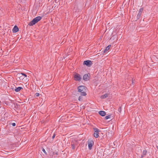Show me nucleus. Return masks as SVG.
Masks as SVG:
<instances>
[{"label":"nucleus","mask_w":158,"mask_h":158,"mask_svg":"<svg viewBox=\"0 0 158 158\" xmlns=\"http://www.w3.org/2000/svg\"><path fill=\"white\" fill-rule=\"evenodd\" d=\"M78 92L81 93V95L82 96H85L86 95L85 92V87L83 86H80L78 87Z\"/></svg>","instance_id":"1"},{"label":"nucleus","mask_w":158,"mask_h":158,"mask_svg":"<svg viewBox=\"0 0 158 158\" xmlns=\"http://www.w3.org/2000/svg\"><path fill=\"white\" fill-rule=\"evenodd\" d=\"M78 143V140L76 139H73L71 141V146L72 149L74 150L76 148V147Z\"/></svg>","instance_id":"2"},{"label":"nucleus","mask_w":158,"mask_h":158,"mask_svg":"<svg viewBox=\"0 0 158 158\" xmlns=\"http://www.w3.org/2000/svg\"><path fill=\"white\" fill-rule=\"evenodd\" d=\"M94 132V136L96 138H98L99 137V133L100 131L97 128H93Z\"/></svg>","instance_id":"3"},{"label":"nucleus","mask_w":158,"mask_h":158,"mask_svg":"<svg viewBox=\"0 0 158 158\" xmlns=\"http://www.w3.org/2000/svg\"><path fill=\"white\" fill-rule=\"evenodd\" d=\"M74 78L76 81H80L81 79L80 75L77 73L74 75Z\"/></svg>","instance_id":"4"},{"label":"nucleus","mask_w":158,"mask_h":158,"mask_svg":"<svg viewBox=\"0 0 158 158\" xmlns=\"http://www.w3.org/2000/svg\"><path fill=\"white\" fill-rule=\"evenodd\" d=\"M83 64L89 67L92 64V62L89 60H85L84 61Z\"/></svg>","instance_id":"5"},{"label":"nucleus","mask_w":158,"mask_h":158,"mask_svg":"<svg viewBox=\"0 0 158 158\" xmlns=\"http://www.w3.org/2000/svg\"><path fill=\"white\" fill-rule=\"evenodd\" d=\"M143 11V8H141L139 9V12L138 13V14L137 15V19H139V18H140V17L142 13V12Z\"/></svg>","instance_id":"6"},{"label":"nucleus","mask_w":158,"mask_h":158,"mask_svg":"<svg viewBox=\"0 0 158 158\" xmlns=\"http://www.w3.org/2000/svg\"><path fill=\"white\" fill-rule=\"evenodd\" d=\"M37 22H36V21H35V20L33 19L31 22H29V23L28 24V25L29 26H31L35 24Z\"/></svg>","instance_id":"7"},{"label":"nucleus","mask_w":158,"mask_h":158,"mask_svg":"<svg viewBox=\"0 0 158 158\" xmlns=\"http://www.w3.org/2000/svg\"><path fill=\"white\" fill-rule=\"evenodd\" d=\"M19 30V29L18 27L16 26H15L12 29V31L14 33H16Z\"/></svg>","instance_id":"8"},{"label":"nucleus","mask_w":158,"mask_h":158,"mask_svg":"<svg viewBox=\"0 0 158 158\" xmlns=\"http://www.w3.org/2000/svg\"><path fill=\"white\" fill-rule=\"evenodd\" d=\"M83 79L85 81H88L89 80V75L88 74H85L83 77Z\"/></svg>","instance_id":"9"},{"label":"nucleus","mask_w":158,"mask_h":158,"mask_svg":"<svg viewBox=\"0 0 158 158\" xmlns=\"http://www.w3.org/2000/svg\"><path fill=\"white\" fill-rule=\"evenodd\" d=\"M41 19L42 17L41 16H39L35 18L34 19L35 21H36L37 23Z\"/></svg>","instance_id":"10"},{"label":"nucleus","mask_w":158,"mask_h":158,"mask_svg":"<svg viewBox=\"0 0 158 158\" xmlns=\"http://www.w3.org/2000/svg\"><path fill=\"white\" fill-rule=\"evenodd\" d=\"M99 114L102 116H104L105 115L106 113L104 111H100L99 112Z\"/></svg>","instance_id":"11"},{"label":"nucleus","mask_w":158,"mask_h":158,"mask_svg":"<svg viewBox=\"0 0 158 158\" xmlns=\"http://www.w3.org/2000/svg\"><path fill=\"white\" fill-rule=\"evenodd\" d=\"M17 77L19 78V80H22L23 79V76L21 73L18 74L17 75Z\"/></svg>","instance_id":"12"},{"label":"nucleus","mask_w":158,"mask_h":158,"mask_svg":"<svg viewBox=\"0 0 158 158\" xmlns=\"http://www.w3.org/2000/svg\"><path fill=\"white\" fill-rule=\"evenodd\" d=\"M111 46V45H109L106 48V49H105L104 51H103V52L104 53H105V52H106V51H108L109 49L110 48Z\"/></svg>","instance_id":"13"},{"label":"nucleus","mask_w":158,"mask_h":158,"mask_svg":"<svg viewBox=\"0 0 158 158\" xmlns=\"http://www.w3.org/2000/svg\"><path fill=\"white\" fill-rule=\"evenodd\" d=\"M88 145L89 149L91 150L92 149V147L93 146L92 143L91 142H89V143H88Z\"/></svg>","instance_id":"14"},{"label":"nucleus","mask_w":158,"mask_h":158,"mask_svg":"<svg viewBox=\"0 0 158 158\" xmlns=\"http://www.w3.org/2000/svg\"><path fill=\"white\" fill-rule=\"evenodd\" d=\"M108 96V94H105L103 95H102L101 96V99H104Z\"/></svg>","instance_id":"15"},{"label":"nucleus","mask_w":158,"mask_h":158,"mask_svg":"<svg viewBox=\"0 0 158 158\" xmlns=\"http://www.w3.org/2000/svg\"><path fill=\"white\" fill-rule=\"evenodd\" d=\"M22 89V88L20 87H18L15 89V90L16 92H18L20 91L21 89Z\"/></svg>","instance_id":"16"},{"label":"nucleus","mask_w":158,"mask_h":158,"mask_svg":"<svg viewBox=\"0 0 158 158\" xmlns=\"http://www.w3.org/2000/svg\"><path fill=\"white\" fill-rule=\"evenodd\" d=\"M147 152L146 150H144L142 153V157H143L144 156H145L146 153H147Z\"/></svg>","instance_id":"17"},{"label":"nucleus","mask_w":158,"mask_h":158,"mask_svg":"<svg viewBox=\"0 0 158 158\" xmlns=\"http://www.w3.org/2000/svg\"><path fill=\"white\" fill-rule=\"evenodd\" d=\"M111 115H108L107 116H106L105 117V119L106 120H107L108 119L110 118H111Z\"/></svg>","instance_id":"18"},{"label":"nucleus","mask_w":158,"mask_h":158,"mask_svg":"<svg viewBox=\"0 0 158 158\" xmlns=\"http://www.w3.org/2000/svg\"><path fill=\"white\" fill-rule=\"evenodd\" d=\"M118 111L119 112V113H120L121 111V107H120L118 109Z\"/></svg>","instance_id":"19"},{"label":"nucleus","mask_w":158,"mask_h":158,"mask_svg":"<svg viewBox=\"0 0 158 158\" xmlns=\"http://www.w3.org/2000/svg\"><path fill=\"white\" fill-rule=\"evenodd\" d=\"M35 95L36 97H39L40 96V94L38 93H35Z\"/></svg>","instance_id":"20"},{"label":"nucleus","mask_w":158,"mask_h":158,"mask_svg":"<svg viewBox=\"0 0 158 158\" xmlns=\"http://www.w3.org/2000/svg\"><path fill=\"white\" fill-rule=\"evenodd\" d=\"M21 73L22 75L23 76H24L25 77H27V75L26 74H25L23 73Z\"/></svg>","instance_id":"21"},{"label":"nucleus","mask_w":158,"mask_h":158,"mask_svg":"<svg viewBox=\"0 0 158 158\" xmlns=\"http://www.w3.org/2000/svg\"><path fill=\"white\" fill-rule=\"evenodd\" d=\"M82 99V97L81 96H80L79 97L78 100L80 101H81Z\"/></svg>","instance_id":"22"},{"label":"nucleus","mask_w":158,"mask_h":158,"mask_svg":"<svg viewBox=\"0 0 158 158\" xmlns=\"http://www.w3.org/2000/svg\"><path fill=\"white\" fill-rule=\"evenodd\" d=\"M42 151L44 152L45 154H47V153H46L45 150L44 148H43L42 149Z\"/></svg>","instance_id":"23"},{"label":"nucleus","mask_w":158,"mask_h":158,"mask_svg":"<svg viewBox=\"0 0 158 158\" xmlns=\"http://www.w3.org/2000/svg\"><path fill=\"white\" fill-rule=\"evenodd\" d=\"M12 125L13 126H15L16 125V124L15 123H12Z\"/></svg>","instance_id":"24"},{"label":"nucleus","mask_w":158,"mask_h":158,"mask_svg":"<svg viewBox=\"0 0 158 158\" xmlns=\"http://www.w3.org/2000/svg\"><path fill=\"white\" fill-rule=\"evenodd\" d=\"M55 136V135L54 134L52 136V139H54Z\"/></svg>","instance_id":"25"},{"label":"nucleus","mask_w":158,"mask_h":158,"mask_svg":"<svg viewBox=\"0 0 158 158\" xmlns=\"http://www.w3.org/2000/svg\"><path fill=\"white\" fill-rule=\"evenodd\" d=\"M133 83V81H132V83Z\"/></svg>","instance_id":"26"},{"label":"nucleus","mask_w":158,"mask_h":158,"mask_svg":"<svg viewBox=\"0 0 158 158\" xmlns=\"http://www.w3.org/2000/svg\"><path fill=\"white\" fill-rule=\"evenodd\" d=\"M157 148H158V147H157Z\"/></svg>","instance_id":"27"}]
</instances>
